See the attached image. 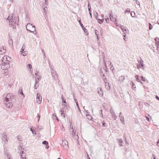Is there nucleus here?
I'll return each mask as SVG.
<instances>
[{"mask_svg": "<svg viewBox=\"0 0 159 159\" xmlns=\"http://www.w3.org/2000/svg\"><path fill=\"white\" fill-rule=\"evenodd\" d=\"M51 75L53 79L56 80L57 78V74L56 72L54 71V72H51Z\"/></svg>", "mask_w": 159, "mask_h": 159, "instance_id": "1a4fd4ad", "label": "nucleus"}, {"mask_svg": "<svg viewBox=\"0 0 159 159\" xmlns=\"http://www.w3.org/2000/svg\"><path fill=\"white\" fill-rule=\"evenodd\" d=\"M157 145L158 147H159V141L157 142Z\"/></svg>", "mask_w": 159, "mask_h": 159, "instance_id": "774afa93", "label": "nucleus"}, {"mask_svg": "<svg viewBox=\"0 0 159 159\" xmlns=\"http://www.w3.org/2000/svg\"><path fill=\"white\" fill-rule=\"evenodd\" d=\"M30 130L32 131V133L34 134H35V131L33 129V128H30Z\"/></svg>", "mask_w": 159, "mask_h": 159, "instance_id": "2f4dec72", "label": "nucleus"}, {"mask_svg": "<svg viewBox=\"0 0 159 159\" xmlns=\"http://www.w3.org/2000/svg\"><path fill=\"white\" fill-rule=\"evenodd\" d=\"M6 49L2 47L0 48V55H2L5 53Z\"/></svg>", "mask_w": 159, "mask_h": 159, "instance_id": "9b49d317", "label": "nucleus"}, {"mask_svg": "<svg viewBox=\"0 0 159 159\" xmlns=\"http://www.w3.org/2000/svg\"><path fill=\"white\" fill-rule=\"evenodd\" d=\"M21 54H22V55L24 56H26L28 54V52L27 51H23L22 53H21Z\"/></svg>", "mask_w": 159, "mask_h": 159, "instance_id": "412c9836", "label": "nucleus"}, {"mask_svg": "<svg viewBox=\"0 0 159 159\" xmlns=\"http://www.w3.org/2000/svg\"><path fill=\"white\" fill-rule=\"evenodd\" d=\"M27 66L28 67H29L30 69H31V68H32V66L30 64H28Z\"/></svg>", "mask_w": 159, "mask_h": 159, "instance_id": "de8ad7c7", "label": "nucleus"}, {"mask_svg": "<svg viewBox=\"0 0 159 159\" xmlns=\"http://www.w3.org/2000/svg\"><path fill=\"white\" fill-rule=\"evenodd\" d=\"M62 144L64 148H68L67 141L66 140H63L62 142Z\"/></svg>", "mask_w": 159, "mask_h": 159, "instance_id": "0eeeda50", "label": "nucleus"}, {"mask_svg": "<svg viewBox=\"0 0 159 159\" xmlns=\"http://www.w3.org/2000/svg\"><path fill=\"white\" fill-rule=\"evenodd\" d=\"M78 22H79L80 25L81 26V27L82 28H83V27H84L83 25L81 22L80 19L79 20H78Z\"/></svg>", "mask_w": 159, "mask_h": 159, "instance_id": "c85d7f7f", "label": "nucleus"}, {"mask_svg": "<svg viewBox=\"0 0 159 159\" xmlns=\"http://www.w3.org/2000/svg\"><path fill=\"white\" fill-rule=\"evenodd\" d=\"M137 68H140V67H140V65H137Z\"/></svg>", "mask_w": 159, "mask_h": 159, "instance_id": "338daca9", "label": "nucleus"}, {"mask_svg": "<svg viewBox=\"0 0 159 159\" xmlns=\"http://www.w3.org/2000/svg\"><path fill=\"white\" fill-rule=\"evenodd\" d=\"M130 11V9L129 8L127 9L125 11V13H126L127 12H129Z\"/></svg>", "mask_w": 159, "mask_h": 159, "instance_id": "49530a36", "label": "nucleus"}, {"mask_svg": "<svg viewBox=\"0 0 159 159\" xmlns=\"http://www.w3.org/2000/svg\"><path fill=\"white\" fill-rule=\"evenodd\" d=\"M110 18H112L113 17V14L112 12L110 14V16H109Z\"/></svg>", "mask_w": 159, "mask_h": 159, "instance_id": "8fccbe9b", "label": "nucleus"}, {"mask_svg": "<svg viewBox=\"0 0 159 159\" xmlns=\"http://www.w3.org/2000/svg\"><path fill=\"white\" fill-rule=\"evenodd\" d=\"M155 41L157 43L156 44H159V39L158 38H156L155 39Z\"/></svg>", "mask_w": 159, "mask_h": 159, "instance_id": "cd10ccee", "label": "nucleus"}, {"mask_svg": "<svg viewBox=\"0 0 159 159\" xmlns=\"http://www.w3.org/2000/svg\"><path fill=\"white\" fill-rule=\"evenodd\" d=\"M2 140L4 142V143H7V142L8 139H7V136L5 135V134H2Z\"/></svg>", "mask_w": 159, "mask_h": 159, "instance_id": "6e6552de", "label": "nucleus"}, {"mask_svg": "<svg viewBox=\"0 0 159 159\" xmlns=\"http://www.w3.org/2000/svg\"><path fill=\"white\" fill-rule=\"evenodd\" d=\"M61 115L62 116H64V117H65V114H64V113H63V112H62V113H61Z\"/></svg>", "mask_w": 159, "mask_h": 159, "instance_id": "e2e57ef3", "label": "nucleus"}, {"mask_svg": "<svg viewBox=\"0 0 159 159\" xmlns=\"http://www.w3.org/2000/svg\"><path fill=\"white\" fill-rule=\"evenodd\" d=\"M125 79V76L124 75H121L119 77V80L122 82Z\"/></svg>", "mask_w": 159, "mask_h": 159, "instance_id": "f3484780", "label": "nucleus"}, {"mask_svg": "<svg viewBox=\"0 0 159 159\" xmlns=\"http://www.w3.org/2000/svg\"><path fill=\"white\" fill-rule=\"evenodd\" d=\"M26 28L27 30L32 33H33L35 31V26L32 25L30 23H28L26 26Z\"/></svg>", "mask_w": 159, "mask_h": 159, "instance_id": "f03ea898", "label": "nucleus"}, {"mask_svg": "<svg viewBox=\"0 0 159 159\" xmlns=\"http://www.w3.org/2000/svg\"><path fill=\"white\" fill-rule=\"evenodd\" d=\"M149 30H151L152 28V25H151V24L150 22L149 23Z\"/></svg>", "mask_w": 159, "mask_h": 159, "instance_id": "4c0bfd02", "label": "nucleus"}, {"mask_svg": "<svg viewBox=\"0 0 159 159\" xmlns=\"http://www.w3.org/2000/svg\"><path fill=\"white\" fill-rule=\"evenodd\" d=\"M50 69H51L50 70L51 71V73L52 72H54V71H55V70H54L52 68H51Z\"/></svg>", "mask_w": 159, "mask_h": 159, "instance_id": "4d7b16f0", "label": "nucleus"}, {"mask_svg": "<svg viewBox=\"0 0 159 159\" xmlns=\"http://www.w3.org/2000/svg\"><path fill=\"white\" fill-rule=\"evenodd\" d=\"M141 78L142 80L144 82H145L146 81V80H145V78H144L143 76H141Z\"/></svg>", "mask_w": 159, "mask_h": 159, "instance_id": "58836bf2", "label": "nucleus"}, {"mask_svg": "<svg viewBox=\"0 0 159 159\" xmlns=\"http://www.w3.org/2000/svg\"><path fill=\"white\" fill-rule=\"evenodd\" d=\"M121 114H122L121 112H120L119 114V117L120 118V120L121 121V122H122V123L123 124H124L125 121H124V116H122L121 115Z\"/></svg>", "mask_w": 159, "mask_h": 159, "instance_id": "9d476101", "label": "nucleus"}, {"mask_svg": "<svg viewBox=\"0 0 159 159\" xmlns=\"http://www.w3.org/2000/svg\"><path fill=\"white\" fill-rule=\"evenodd\" d=\"M16 24H14L13 25L12 27H13V29H14L15 28H16Z\"/></svg>", "mask_w": 159, "mask_h": 159, "instance_id": "680f3d73", "label": "nucleus"}, {"mask_svg": "<svg viewBox=\"0 0 159 159\" xmlns=\"http://www.w3.org/2000/svg\"><path fill=\"white\" fill-rule=\"evenodd\" d=\"M76 106H77V107L78 108V110L79 111V112H80V113H81V110L80 109V107H79V106L78 105V102H77L76 103Z\"/></svg>", "mask_w": 159, "mask_h": 159, "instance_id": "7c9ffc66", "label": "nucleus"}, {"mask_svg": "<svg viewBox=\"0 0 159 159\" xmlns=\"http://www.w3.org/2000/svg\"><path fill=\"white\" fill-rule=\"evenodd\" d=\"M97 90L98 91V93L100 94L102 93L103 92L100 88H98L97 89Z\"/></svg>", "mask_w": 159, "mask_h": 159, "instance_id": "5701e85b", "label": "nucleus"}, {"mask_svg": "<svg viewBox=\"0 0 159 159\" xmlns=\"http://www.w3.org/2000/svg\"><path fill=\"white\" fill-rule=\"evenodd\" d=\"M105 20L106 21V22L107 23H108L109 22V18L107 16H105Z\"/></svg>", "mask_w": 159, "mask_h": 159, "instance_id": "b1692460", "label": "nucleus"}, {"mask_svg": "<svg viewBox=\"0 0 159 159\" xmlns=\"http://www.w3.org/2000/svg\"><path fill=\"white\" fill-rule=\"evenodd\" d=\"M84 32L86 34V35H87L88 34V32L87 29L85 28L84 27L82 28Z\"/></svg>", "mask_w": 159, "mask_h": 159, "instance_id": "a211bd4d", "label": "nucleus"}, {"mask_svg": "<svg viewBox=\"0 0 159 159\" xmlns=\"http://www.w3.org/2000/svg\"><path fill=\"white\" fill-rule=\"evenodd\" d=\"M156 98L157 100L159 101V97L157 95L156 96Z\"/></svg>", "mask_w": 159, "mask_h": 159, "instance_id": "052dcab7", "label": "nucleus"}, {"mask_svg": "<svg viewBox=\"0 0 159 159\" xmlns=\"http://www.w3.org/2000/svg\"><path fill=\"white\" fill-rule=\"evenodd\" d=\"M17 139H18V140H19V141H21V138H20L19 136H18L17 137Z\"/></svg>", "mask_w": 159, "mask_h": 159, "instance_id": "864d4df0", "label": "nucleus"}, {"mask_svg": "<svg viewBox=\"0 0 159 159\" xmlns=\"http://www.w3.org/2000/svg\"><path fill=\"white\" fill-rule=\"evenodd\" d=\"M3 59H6L7 60L6 62H4L3 63H2L1 64V66L2 68L4 69H7L10 67L9 63L8 62V60L7 59V57L6 56H4L3 57Z\"/></svg>", "mask_w": 159, "mask_h": 159, "instance_id": "7ed1b4c3", "label": "nucleus"}, {"mask_svg": "<svg viewBox=\"0 0 159 159\" xmlns=\"http://www.w3.org/2000/svg\"><path fill=\"white\" fill-rule=\"evenodd\" d=\"M42 51L43 52V55H44V58H46L45 54V53L44 52V50L43 49H42Z\"/></svg>", "mask_w": 159, "mask_h": 159, "instance_id": "09e8293b", "label": "nucleus"}, {"mask_svg": "<svg viewBox=\"0 0 159 159\" xmlns=\"http://www.w3.org/2000/svg\"><path fill=\"white\" fill-rule=\"evenodd\" d=\"M21 92H20V94H21V95H22L23 96V97H24V94H23V92H22V90H21Z\"/></svg>", "mask_w": 159, "mask_h": 159, "instance_id": "6e6d98bb", "label": "nucleus"}, {"mask_svg": "<svg viewBox=\"0 0 159 159\" xmlns=\"http://www.w3.org/2000/svg\"><path fill=\"white\" fill-rule=\"evenodd\" d=\"M14 24H16V22L13 20H11L9 21V25H13Z\"/></svg>", "mask_w": 159, "mask_h": 159, "instance_id": "2eb2a0df", "label": "nucleus"}, {"mask_svg": "<svg viewBox=\"0 0 159 159\" xmlns=\"http://www.w3.org/2000/svg\"><path fill=\"white\" fill-rule=\"evenodd\" d=\"M9 101L13 102H15V98L11 93L7 94L5 98V100L4 101H6V103L7 102H8Z\"/></svg>", "mask_w": 159, "mask_h": 159, "instance_id": "f257e3e1", "label": "nucleus"}, {"mask_svg": "<svg viewBox=\"0 0 159 159\" xmlns=\"http://www.w3.org/2000/svg\"><path fill=\"white\" fill-rule=\"evenodd\" d=\"M118 140L119 142V144L121 146H123V145L122 144V143H123V142L121 139H118Z\"/></svg>", "mask_w": 159, "mask_h": 159, "instance_id": "dca6fc26", "label": "nucleus"}, {"mask_svg": "<svg viewBox=\"0 0 159 159\" xmlns=\"http://www.w3.org/2000/svg\"><path fill=\"white\" fill-rule=\"evenodd\" d=\"M139 75H136L135 78H136V81L138 82H141L140 80H139Z\"/></svg>", "mask_w": 159, "mask_h": 159, "instance_id": "393cba45", "label": "nucleus"}, {"mask_svg": "<svg viewBox=\"0 0 159 159\" xmlns=\"http://www.w3.org/2000/svg\"><path fill=\"white\" fill-rule=\"evenodd\" d=\"M37 116L38 117V121H39V119L40 118V116L38 114V115H37Z\"/></svg>", "mask_w": 159, "mask_h": 159, "instance_id": "69168bd1", "label": "nucleus"}, {"mask_svg": "<svg viewBox=\"0 0 159 159\" xmlns=\"http://www.w3.org/2000/svg\"><path fill=\"white\" fill-rule=\"evenodd\" d=\"M145 104V105L146 106H147V107H149L150 105L149 104H148V103H144Z\"/></svg>", "mask_w": 159, "mask_h": 159, "instance_id": "5fc2aeb1", "label": "nucleus"}, {"mask_svg": "<svg viewBox=\"0 0 159 159\" xmlns=\"http://www.w3.org/2000/svg\"><path fill=\"white\" fill-rule=\"evenodd\" d=\"M42 98L41 97L39 93H37L36 97V101L37 103L40 104L41 102Z\"/></svg>", "mask_w": 159, "mask_h": 159, "instance_id": "20e7f679", "label": "nucleus"}, {"mask_svg": "<svg viewBox=\"0 0 159 159\" xmlns=\"http://www.w3.org/2000/svg\"><path fill=\"white\" fill-rule=\"evenodd\" d=\"M140 59H141L140 61H139V63L141 64V65L143 67L144 66V65L143 64V61L141 59V58H140Z\"/></svg>", "mask_w": 159, "mask_h": 159, "instance_id": "6ab92c4d", "label": "nucleus"}, {"mask_svg": "<svg viewBox=\"0 0 159 159\" xmlns=\"http://www.w3.org/2000/svg\"><path fill=\"white\" fill-rule=\"evenodd\" d=\"M13 19V17H11L10 16H9L7 18V20H9V21H11V20H12Z\"/></svg>", "mask_w": 159, "mask_h": 159, "instance_id": "bb28decb", "label": "nucleus"}, {"mask_svg": "<svg viewBox=\"0 0 159 159\" xmlns=\"http://www.w3.org/2000/svg\"><path fill=\"white\" fill-rule=\"evenodd\" d=\"M120 28L122 30L123 32H124V28H123V26H120Z\"/></svg>", "mask_w": 159, "mask_h": 159, "instance_id": "13d9d810", "label": "nucleus"}, {"mask_svg": "<svg viewBox=\"0 0 159 159\" xmlns=\"http://www.w3.org/2000/svg\"><path fill=\"white\" fill-rule=\"evenodd\" d=\"M133 85H132V89L133 90H134V89L136 88L135 85L132 82Z\"/></svg>", "mask_w": 159, "mask_h": 159, "instance_id": "79ce46f5", "label": "nucleus"}, {"mask_svg": "<svg viewBox=\"0 0 159 159\" xmlns=\"http://www.w3.org/2000/svg\"><path fill=\"white\" fill-rule=\"evenodd\" d=\"M85 111H86V116H88V119L89 120H91V119L92 118V116H90V115H89V114L88 113H89V112L87 111L86 110H85Z\"/></svg>", "mask_w": 159, "mask_h": 159, "instance_id": "4468645a", "label": "nucleus"}, {"mask_svg": "<svg viewBox=\"0 0 159 159\" xmlns=\"http://www.w3.org/2000/svg\"><path fill=\"white\" fill-rule=\"evenodd\" d=\"M98 22L99 23V24H101V23H102L104 20V19L102 18V19H98Z\"/></svg>", "mask_w": 159, "mask_h": 159, "instance_id": "4be33fe9", "label": "nucleus"}, {"mask_svg": "<svg viewBox=\"0 0 159 159\" xmlns=\"http://www.w3.org/2000/svg\"><path fill=\"white\" fill-rule=\"evenodd\" d=\"M153 159H156V156L155 155H153Z\"/></svg>", "mask_w": 159, "mask_h": 159, "instance_id": "0e129e2a", "label": "nucleus"}, {"mask_svg": "<svg viewBox=\"0 0 159 159\" xmlns=\"http://www.w3.org/2000/svg\"><path fill=\"white\" fill-rule=\"evenodd\" d=\"M110 112H111V114L112 115L115 114L114 111L113 110H112V111H110Z\"/></svg>", "mask_w": 159, "mask_h": 159, "instance_id": "3c124183", "label": "nucleus"}, {"mask_svg": "<svg viewBox=\"0 0 159 159\" xmlns=\"http://www.w3.org/2000/svg\"><path fill=\"white\" fill-rule=\"evenodd\" d=\"M74 137L76 140H77L78 139V137L77 135L75 134V136H74Z\"/></svg>", "mask_w": 159, "mask_h": 159, "instance_id": "a18cd8bd", "label": "nucleus"}, {"mask_svg": "<svg viewBox=\"0 0 159 159\" xmlns=\"http://www.w3.org/2000/svg\"><path fill=\"white\" fill-rule=\"evenodd\" d=\"M102 126H103V127H105L106 126V124L104 122V121H103V122H102Z\"/></svg>", "mask_w": 159, "mask_h": 159, "instance_id": "a19ab883", "label": "nucleus"}, {"mask_svg": "<svg viewBox=\"0 0 159 159\" xmlns=\"http://www.w3.org/2000/svg\"><path fill=\"white\" fill-rule=\"evenodd\" d=\"M42 144L44 145H47L48 144V143L46 141H44L43 142Z\"/></svg>", "mask_w": 159, "mask_h": 159, "instance_id": "473e14b6", "label": "nucleus"}, {"mask_svg": "<svg viewBox=\"0 0 159 159\" xmlns=\"http://www.w3.org/2000/svg\"><path fill=\"white\" fill-rule=\"evenodd\" d=\"M146 120H148V121H150V119L149 118V117H148V116H146Z\"/></svg>", "mask_w": 159, "mask_h": 159, "instance_id": "603ef678", "label": "nucleus"}, {"mask_svg": "<svg viewBox=\"0 0 159 159\" xmlns=\"http://www.w3.org/2000/svg\"><path fill=\"white\" fill-rule=\"evenodd\" d=\"M103 80H104V82L105 83V84L106 83H107L106 77H105V78H103Z\"/></svg>", "mask_w": 159, "mask_h": 159, "instance_id": "c03bdc74", "label": "nucleus"}, {"mask_svg": "<svg viewBox=\"0 0 159 159\" xmlns=\"http://www.w3.org/2000/svg\"><path fill=\"white\" fill-rule=\"evenodd\" d=\"M12 102H11V101H9L8 102H7V103H6V101H4V103L6 104V107L9 108H11L12 107Z\"/></svg>", "mask_w": 159, "mask_h": 159, "instance_id": "39448f33", "label": "nucleus"}, {"mask_svg": "<svg viewBox=\"0 0 159 159\" xmlns=\"http://www.w3.org/2000/svg\"><path fill=\"white\" fill-rule=\"evenodd\" d=\"M105 87L107 90H109L110 89L109 83H106L105 84Z\"/></svg>", "mask_w": 159, "mask_h": 159, "instance_id": "f8f14e48", "label": "nucleus"}, {"mask_svg": "<svg viewBox=\"0 0 159 159\" xmlns=\"http://www.w3.org/2000/svg\"><path fill=\"white\" fill-rule=\"evenodd\" d=\"M25 48V46L24 44H23V45L22 46V48H21L20 51L21 53H22V52H23L24 51V49Z\"/></svg>", "mask_w": 159, "mask_h": 159, "instance_id": "aec40b11", "label": "nucleus"}, {"mask_svg": "<svg viewBox=\"0 0 159 159\" xmlns=\"http://www.w3.org/2000/svg\"><path fill=\"white\" fill-rule=\"evenodd\" d=\"M88 10H89V12H90V11H91V6H90L89 3L88 5Z\"/></svg>", "mask_w": 159, "mask_h": 159, "instance_id": "e433bc0d", "label": "nucleus"}, {"mask_svg": "<svg viewBox=\"0 0 159 159\" xmlns=\"http://www.w3.org/2000/svg\"><path fill=\"white\" fill-rule=\"evenodd\" d=\"M110 20L112 22H116L117 21V19L116 18H113V17L112 18H110Z\"/></svg>", "mask_w": 159, "mask_h": 159, "instance_id": "a878e982", "label": "nucleus"}, {"mask_svg": "<svg viewBox=\"0 0 159 159\" xmlns=\"http://www.w3.org/2000/svg\"><path fill=\"white\" fill-rule=\"evenodd\" d=\"M61 98H62L63 102H64V103H65L66 104H67V103L66 102V99L64 98H63V97H62V95Z\"/></svg>", "mask_w": 159, "mask_h": 159, "instance_id": "c756f323", "label": "nucleus"}, {"mask_svg": "<svg viewBox=\"0 0 159 159\" xmlns=\"http://www.w3.org/2000/svg\"><path fill=\"white\" fill-rule=\"evenodd\" d=\"M112 117L114 118V119L115 120H116V118H117V116L115 114L112 115Z\"/></svg>", "mask_w": 159, "mask_h": 159, "instance_id": "37998d69", "label": "nucleus"}, {"mask_svg": "<svg viewBox=\"0 0 159 159\" xmlns=\"http://www.w3.org/2000/svg\"><path fill=\"white\" fill-rule=\"evenodd\" d=\"M41 76H39L38 77H35V79H37V80L38 81V82H39V80H41Z\"/></svg>", "mask_w": 159, "mask_h": 159, "instance_id": "f704fd0d", "label": "nucleus"}, {"mask_svg": "<svg viewBox=\"0 0 159 159\" xmlns=\"http://www.w3.org/2000/svg\"><path fill=\"white\" fill-rule=\"evenodd\" d=\"M20 159H27L25 157L26 155L25 152L24 151L21 150V152H20Z\"/></svg>", "mask_w": 159, "mask_h": 159, "instance_id": "423d86ee", "label": "nucleus"}, {"mask_svg": "<svg viewBox=\"0 0 159 159\" xmlns=\"http://www.w3.org/2000/svg\"><path fill=\"white\" fill-rule=\"evenodd\" d=\"M95 35L96 36H98V35L99 34L98 31L97 30H95Z\"/></svg>", "mask_w": 159, "mask_h": 159, "instance_id": "ea45409f", "label": "nucleus"}, {"mask_svg": "<svg viewBox=\"0 0 159 159\" xmlns=\"http://www.w3.org/2000/svg\"><path fill=\"white\" fill-rule=\"evenodd\" d=\"M4 155L6 156H7V157H10V156L7 152H5L4 154Z\"/></svg>", "mask_w": 159, "mask_h": 159, "instance_id": "c9c22d12", "label": "nucleus"}, {"mask_svg": "<svg viewBox=\"0 0 159 159\" xmlns=\"http://www.w3.org/2000/svg\"><path fill=\"white\" fill-rule=\"evenodd\" d=\"M72 135H74V136H75V132H74L73 130H72Z\"/></svg>", "mask_w": 159, "mask_h": 159, "instance_id": "bf43d9fd", "label": "nucleus"}, {"mask_svg": "<svg viewBox=\"0 0 159 159\" xmlns=\"http://www.w3.org/2000/svg\"><path fill=\"white\" fill-rule=\"evenodd\" d=\"M38 83V81L37 80V79L35 80V84L34 86V88L35 89H37L39 86V85L37 84Z\"/></svg>", "mask_w": 159, "mask_h": 159, "instance_id": "ddd939ff", "label": "nucleus"}, {"mask_svg": "<svg viewBox=\"0 0 159 159\" xmlns=\"http://www.w3.org/2000/svg\"><path fill=\"white\" fill-rule=\"evenodd\" d=\"M131 15L132 17H134L135 15V13L134 11H132L131 13Z\"/></svg>", "mask_w": 159, "mask_h": 159, "instance_id": "72a5a7b5", "label": "nucleus"}]
</instances>
